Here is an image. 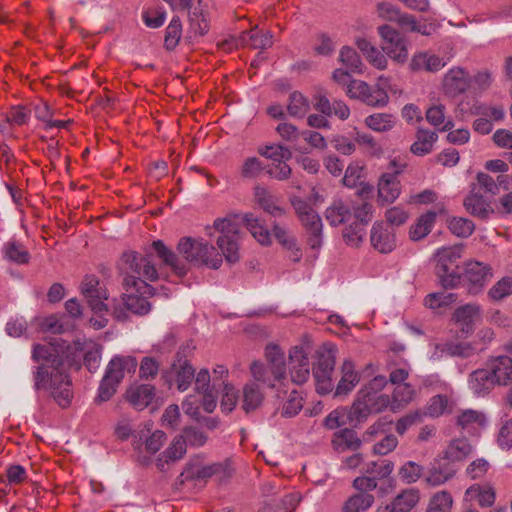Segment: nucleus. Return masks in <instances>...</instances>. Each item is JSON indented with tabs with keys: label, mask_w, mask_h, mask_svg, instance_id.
Masks as SVG:
<instances>
[{
	"label": "nucleus",
	"mask_w": 512,
	"mask_h": 512,
	"mask_svg": "<svg viewBox=\"0 0 512 512\" xmlns=\"http://www.w3.org/2000/svg\"><path fill=\"white\" fill-rule=\"evenodd\" d=\"M70 346L63 340L54 343L37 344L32 357L42 361L34 372V388L49 390L54 400L62 408L70 405L72 400L71 381L67 374L70 365Z\"/></svg>",
	"instance_id": "f257e3e1"
},
{
	"label": "nucleus",
	"mask_w": 512,
	"mask_h": 512,
	"mask_svg": "<svg viewBox=\"0 0 512 512\" xmlns=\"http://www.w3.org/2000/svg\"><path fill=\"white\" fill-rule=\"evenodd\" d=\"M221 233L216 243L222 253L202 240L182 238L178 243V252L183 257L196 265H205L212 269H218L225 260L234 264L239 261V225L231 218H217L212 227H207V233L212 236L211 230Z\"/></svg>",
	"instance_id": "f03ea898"
},
{
	"label": "nucleus",
	"mask_w": 512,
	"mask_h": 512,
	"mask_svg": "<svg viewBox=\"0 0 512 512\" xmlns=\"http://www.w3.org/2000/svg\"><path fill=\"white\" fill-rule=\"evenodd\" d=\"M387 383L388 380L385 376L377 375L364 385L355 395L349 411V419L360 423L370 415L390 408V396L382 393Z\"/></svg>",
	"instance_id": "7ed1b4c3"
},
{
	"label": "nucleus",
	"mask_w": 512,
	"mask_h": 512,
	"mask_svg": "<svg viewBox=\"0 0 512 512\" xmlns=\"http://www.w3.org/2000/svg\"><path fill=\"white\" fill-rule=\"evenodd\" d=\"M122 269L125 273L124 285L126 288L139 293L154 294V288L146 281L158 279V272L149 257L135 251H128L122 255Z\"/></svg>",
	"instance_id": "20e7f679"
},
{
	"label": "nucleus",
	"mask_w": 512,
	"mask_h": 512,
	"mask_svg": "<svg viewBox=\"0 0 512 512\" xmlns=\"http://www.w3.org/2000/svg\"><path fill=\"white\" fill-rule=\"evenodd\" d=\"M336 346L325 343L316 352L317 361L313 367L316 391L325 395L333 391L332 374L335 366Z\"/></svg>",
	"instance_id": "39448f33"
},
{
	"label": "nucleus",
	"mask_w": 512,
	"mask_h": 512,
	"mask_svg": "<svg viewBox=\"0 0 512 512\" xmlns=\"http://www.w3.org/2000/svg\"><path fill=\"white\" fill-rule=\"evenodd\" d=\"M387 86L388 79L382 76L379 77L377 84L373 87L361 80H351L347 84L346 94L350 98L358 99L369 106L383 107L389 101L386 92Z\"/></svg>",
	"instance_id": "423d86ee"
},
{
	"label": "nucleus",
	"mask_w": 512,
	"mask_h": 512,
	"mask_svg": "<svg viewBox=\"0 0 512 512\" xmlns=\"http://www.w3.org/2000/svg\"><path fill=\"white\" fill-rule=\"evenodd\" d=\"M312 343L309 336L302 337L301 342L289 350V375L294 384L302 385L310 377L309 355Z\"/></svg>",
	"instance_id": "0eeeda50"
},
{
	"label": "nucleus",
	"mask_w": 512,
	"mask_h": 512,
	"mask_svg": "<svg viewBox=\"0 0 512 512\" xmlns=\"http://www.w3.org/2000/svg\"><path fill=\"white\" fill-rule=\"evenodd\" d=\"M298 218L307 234V244L313 250L322 245V220L318 213L304 200L295 198L292 200Z\"/></svg>",
	"instance_id": "6e6552de"
},
{
	"label": "nucleus",
	"mask_w": 512,
	"mask_h": 512,
	"mask_svg": "<svg viewBox=\"0 0 512 512\" xmlns=\"http://www.w3.org/2000/svg\"><path fill=\"white\" fill-rule=\"evenodd\" d=\"M383 52L397 63H405L408 58L407 43L404 37L393 27L382 25L378 28Z\"/></svg>",
	"instance_id": "1a4fd4ad"
},
{
	"label": "nucleus",
	"mask_w": 512,
	"mask_h": 512,
	"mask_svg": "<svg viewBox=\"0 0 512 512\" xmlns=\"http://www.w3.org/2000/svg\"><path fill=\"white\" fill-rule=\"evenodd\" d=\"M99 280L93 275H86L81 283V292L86 298L91 310L102 315L108 311V306L104 302L108 297L106 291L99 285Z\"/></svg>",
	"instance_id": "9d476101"
},
{
	"label": "nucleus",
	"mask_w": 512,
	"mask_h": 512,
	"mask_svg": "<svg viewBox=\"0 0 512 512\" xmlns=\"http://www.w3.org/2000/svg\"><path fill=\"white\" fill-rule=\"evenodd\" d=\"M493 277V269L489 264L478 261H470L464 270V280L469 283V292L477 294Z\"/></svg>",
	"instance_id": "9b49d317"
},
{
	"label": "nucleus",
	"mask_w": 512,
	"mask_h": 512,
	"mask_svg": "<svg viewBox=\"0 0 512 512\" xmlns=\"http://www.w3.org/2000/svg\"><path fill=\"white\" fill-rule=\"evenodd\" d=\"M481 307L476 303L459 306L452 314V322L463 334L469 335L474 331L475 322L480 318Z\"/></svg>",
	"instance_id": "f8f14e48"
},
{
	"label": "nucleus",
	"mask_w": 512,
	"mask_h": 512,
	"mask_svg": "<svg viewBox=\"0 0 512 512\" xmlns=\"http://www.w3.org/2000/svg\"><path fill=\"white\" fill-rule=\"evenodd\" d=\"M254 198L256 203L270 216L274 218L286 216L287 211L280 204V199L266 187L256 186L254 188Z\"/></svg>",
	"instance_id": "ddd939ff"
},
{
	"label": "nucleus",
	"mask_w": 512,
	"mask_h": 512,
	"mask_svg": "<svg viewBox=\"0 0 512 512\" xmlns=\"http://www.w3.org/2000/svg\"><path fill=\"white\" fill-rule=\"evenodd\" d=\"M457 472L453 463L444 460L443 456L436 459L425 477V482L431 487H437L451 480Z\"/></svg>",
	"instance_id": "4468645a"
},
{
	"label": "nucleus",
	"mask_w": 512,
	"mask_h": 512,
	"mask_svg": "<svg viewBox=\"0 0 512 512\" xmlns=\"http://www.w3.org/2000/svg\"><path fill=\"white\" fill-rule=\"evenodd\" d=\"M401 170L400 168L391 173L387 172L380 177L378 182V198L383 204L392 203L399 197L401 185L398 174Z\"/></svg>",
	"instance_id": "2eb2a0df"
},
{
	"label": "nucleus",
	"mask_w": 512,
	"mask_h": 512,
	"mask_svg": "<svg viewBox=\"0 0 512 512\" xmlns=\"http://www.w3.org/2000/svg\"><path fill=\"white\" fill-rule=\"evenodd\" d=\"M463 206L472 216L485 220L494 212L489 201H487L477 186H471L470 193L465 197Z\"/></svg>",
	"instance_id": "dca6fc26"
},
{
	"label": "nucleus",
	"mask_w": 512,
	"mask_h": 512,
	"mask_svg": "<svg viewBox=\"0 0 512 512\" xmlns=\"http://www.w3.org/2000/svg\"><path fill=\"white\" fill-rule=\"evenodd\" d=\"M136 367L137 361L134 357L115 356L109 362L104 376L120 384L125 374L135 372Z\"/></svg>",
	"instance_id": "f3484780"
},
{
	"label": "nucleus",
	"mask_w": 512,
	"mask_h": 512,
	"mask_svg": "<svg viewBox=\"0 0 512 512\" xmlns=\"http://www.w3.org/2000/svg\"><path fill=\"white\" fill-rule=\"evenodd\" d=\"M446 65L443 58L432 54L429 51H420L415 53L409 63V67L414 72H431L435 73Z\"/></svg>",
	"instance_id": "a211bd4d"
},
{
	"label": "nucleus",
	"mask_w": 512,
	"mask_h": 512,
	"mask_svg": "<svg viewBox=\"0 0 512 512\" xmlns=\"http://www.w3.org/2000/svg\"><path fill=\"white\" fill-rule=\"evenodd\" d=\"M225 466L221 463H213L206 466L189 465L178 477L177 482L184 484L189 480H206L213 475L225 474Z\"/></svg>",
	"instance_id": "6ab92c4d"
},
{
	"label": "nucleus",
	"mask_w": 512,
	"mask_h": 512,
	"mask_svg": "<svg viewBox=\"0 0 512 512\" xmlns=\"http://www.w3.org/2000/svg\"><path fill=\"white\" fill-rule=\"evenodd\" d=\"M155 397V387L150 384H138L129 387L126 399L136 410L145 409Z\"/></svg>",
	"instance_id": "aec40b11"
},
{
	"label": "nucleus",
	"mask_w": 512,
	"mask_h": 512,
	"mask_svg": "<svg viewBox=\"0 0 512 512\" xmlns=\"http://www.w3.org/2000/svg\"><path fill=\"white\" fill-rule=\"evenodd\" d=\"M359 381L360 374L356 371L354 363L350 359L344 360L341 366V378L336 386L334 396L348 395Z\"/></svg>",
	"instance_id": "412c9836"
},
{
	"label": "nucleus",
	"mask_w": 512,
	"mask_h": 512,
	"mask_svg": "<svg viewBox=\"0 0 512 512\" xmlns=\"http://www.w3.org/2000/svg\"><path fill=\"white\" fill-rule=\"evenodd\" d=\"M265 359L267 366L271 367L274 379H286L287 367L284 351L274 343H270L265 348Z\"/></svg>",
	"instance_id": "4be33fe9"
},
{
	"label": "nucleus",
	"mask_w": 512,
	"mask_h": 512,
	"mask_svg": "<svg viewBox=\"0 0 512 512\" xmlns=\"http://www.w3.org/2000/svg\"><path fill=\"white\" fill-rule=\"evenodd\" d=\"M370 241L381 253H389L396 247L395 235L383 223H375L371 229Z\"/></svg>",
	"instance_id": "5701e85b"
},
{
	"label": "nucleus",
	"mask_w": 512,
	"mask_h": 512,
	"mask_svg": "<svg viewBox=\"0 0 512 512\" xmlns=\"http://www.w3.org/2000/svg\"><path fill=\"white\" fill-rule=\"evenodd\" d=\"M487 370L495 384L508 385L512 381V359L509 357H495L488 363Z\"/></svg>",
	"instance_id": "b1692460"
},
{
	"label": "nucleus",
	"mask_w": 512,
	"mask_h": 512,
	"mask_svg": "<svg viewBox=\"0 0 512 512\" xmlns=\"http://www.w3.org/2000/svg\"><path fill=\"white\" fill-rule=\"evenodd\" d=\"M443 87L452 96L465 92L469 87L468 74L459 67L450 69L444 76Z\"/></svg>",
	"instance_id": "393cba45"
},
{
	"label": "nucleus",
	"mask_w": 512,
	"mask_h": 512,
	"mask_svg": "<svg viewBox=\"0 0 512 512\" xmlns=\"http://www.w3.org/2000/svg\"><path fill=\"white\" fill-rule=\"evenodd\" d=\"M264 393L255 381L247 382L242 389L241 407L246 413L258 409L264 401Z\"/></svg>",
	"instance_id": "a878e982"
},
{
	"label": "nucleus",
	"mask_w": 512,
	"mask_h": 512,
	"mask_svg": "<svg viewBox=\"0 0 512 512\" xmlns=\"http://www.w3.org/2000/svg\"><path fill=\"white\" fill-rule=\"evenodd\" d=\"M325 217L330 225L339 226L352 219L351 202L336 199L326 209Z\"/></svg>",
	"instance_id": "bb28decb"
},
{
	"label": "nucleus",
	"mask_w": 512,
	"mask_h": 512,
	"mask_svg": "<svg viewBox=\"0 0 512 512\" xmlns=\"http://www.w3.org/2000/svg\"><path fill=\"white\" fill-rule=\"evenodd\" d=\"M420 500V492L416 488H407L398 493L388 504L393 512H411Z\"/></svg>",
	"instance_id": "cd10ccee"
},
{
	"label": "nucleus",
	"mask_w": 512,
	"mask_h": 512,
	"mask_svg": "<svg viewBox=\"0 0 512 512\" xmlns=\"http://www.w3.org/2000/svg\"><path fill=\"white\" fill-rule=\"evenodd\" d=\"M473 452V447L465 437L452 439L443 451V459L451 463L465 460Z\"/></svg>",
	"instance_id": "c85d7f7f"
},
{
	"label": "nucleus",
	"mask_w": 512,
	"mask_h": 512,
	"mask_svg": "<svg viewBox=\"0 0 512 512\" xmlns=\"http://www.w3.org/2000/svg\"><path fill=\"white\" fill-rule=\"evenodd\" d=\"M468 385L476 396H484L490 392L495 383L491 373L486 369H478L469 375Z\"/></svg>",
	"instance_id": "c756f323"
},
{
	"label": "nucleus",
	"mask_w": 512,
	"mask_h": 512,
	"mask_svg": "<svg viewBox=\"0 0 512 512\" xmlns=\"http://www.w3.org/2000/svg\"><path fill=\"white\" fill-rule=\"evenodd\" d=\"M189 38L203 36L209 29V22L204 9L198 5L188 13Z\"/></svg>",
	"instance_id": "7c9ffc66"
},
{
	"label": "nucleus",
	"mask_w": 512,
	"mask_h": 512,
	"mask_svg": "<svg viewBox=\"0 0 512 512\" xmlns=\"http://www.w3.org/2000/svg\"><path fill=\"white\" fill-rule=\"evenodd\" d=\"M128 294L123 297L124 305L127 310L137 315H145L151 309V304L148 302L146 296L152 294L139 293L136 290L127 288Z\"/></svg>",
	"instance_id": "2f4dec72"
},
{
	"label": "nucleus",
	"mask_w": 512,
	"mask_h": 512,
	"mask_svg": "<svg viewBox=\"0 0 512 512\" xmlns=\"http://www.w3.org/2000/svg\"><path fill=\"white\" fill-rule=\"evenodd\" d=\"M438 135L434 131L418 129L416 141L411 145L410 151L416 156H424L432 151Z\"/></svg>",
	"instance_id": "473e14b6"
},
{
	"label": "nucleus",
	"mask_w": 512,
	"mask_h": 512,
	"mask_svg": "<svg viewBox=\"0 0 512 512\" xmlns=\"http://www.w3.org/2000/svg\"><path fill=\"white\" fill-rule=\"evenodd\" d=\"M186 442L182 435L174 438L173 442L170 446L161 454V456L157 460V467L164 471L165 464H168L170 461H176L181 459L186 453Z\"/></svg>",
	"instance_id": "72a5a7b5"
},
{
	"label": "nucleus",
	"mask_w": 512,
	"mask_h": 512,
	"mask_svg": "<svg viewBox=\"0 0 512 512\" xmlns=\"http://www.w3.org/2000/svg\"><path fill=\"white\" fill-rule=\"evenodd\" d=\"M332 445L338 452L357 450L361 445V440L354 430L346 428L334 435Z\"/></svg>",
	"instance_id": "f704fd0d"
},
{
	"label": "nucleus",
	"mask_w": 512,
	"mask_h": 512,
	"mask_svg": "<svg viewBox=\"0 0 512 512\" xmlns=\"http://www.w3.org/2000/svg\"><path fill=\"white\" fill-rule=\"evenodd\" d=\"M376 13L381 19L395 22L402 29H404L405 23L410 17V14L401 12L398 7L389 2L378 3L376 6Z\"/></svg>",
	"instance_id": "c9c22d12"
},
{
	"label": "nucleus",
	"mask_w": 512,
	"mask_h": 512,
	"mask_svg": "<svg viewBox=\"0 0 512 512\" xmlns=\"http://www.w3.org/2000/svg\"><path fill=\"white\" fill-rule=\"evenodd\" d=\"M243 223L246 228L250 231L252 236L261 244V245H270L271 244V235L269 230L264 226L261 221L254 216L252 213L245 214L243 217Z\"/></svg>",
	"instance_id": "e433bc0d"
},
{
	"label": "nucleus",
	"mask_w": 512,
	"mask_h": 512,
	"mask_svg": "<svg viewBox=\"0 0 512 512\" xmlns=\"http://www.w3.org/2000/svg\"><path fill=\"white\" fill-rule=\"evenodd\" d=\"M272 35L269 32H262L257 29L245 31L242 34L241 41L245 46L253 49H267L272 46Z\"/></svg>",
	"instance_id": "4c0bfd02"
},
{
	"label": "nucleus",
	"mask_w": 512,
	"mask_h": 512,
	"mask_svg": "<svg viewBox=\"0 0 512 512\" xmlns=\"http://www.w3.org/2000/svg\"><path fill=\"white\" fill-rule=\"evenodd\" d=\"M173 370L178 390L186 391L195 377V369L187 360L179 359L178 363L173 365Z\"/></svg>",
	"instance_id": "58836bf2"
},
{
	"label": "nucleus",
	"mask_w": 512,
	"mask_h": 512,
	"mask_svg": "<svg viewBox=\"0 0 512 512\" xmlns=\"http://www.w3.org/2000/svg\"><path fill=\"white\" fill-rule=\"evenodd\" d=\"M415 397V390L412 385L404 383L395 387L392 400L390 399V409L396 412L407 406Z\"/></svg>",
	"instance_id": "ea45409f"
},
{
	"label": "nucleus",
	"mask_w": 512,
	"mask_h": 512,
	"mask_svg": "<svg viewBox=\"0 0 512 512\" xmlns=\"http://www.w3.org/2000/svg\"><path fill=\"white\" fill-rule=\"evenodd\" d=\"M152 248L156 252L157 256L161 258L166 265L170 266L178 275L182 276L186 274L185 266L179 262L177 256L169 250L161 240L154 241L152 243Z\"/></svg>",
	"instance_id": "a19ab883"
},
{
	"label": "nucleus",
	"mask_w": 512,
	"mask_h": 512,
	"mask_svg": "<svg viewBox=\"0 0 512 512\" xmlns=\"http://www.w3.org/2000/svg\"><path fill=\"white\" fill-rule=\"evenodd\" d=\"M250 373L255 382L262 383L269 388H275L277 382H281L284 379H274L272 375L271 367L260 361H254L250 365Z\"/></svg>",
	"instance_id": "79ce46f5"
},
{
	"label": "nucleus",
	"mask_w": 512,
	"mask_h": 512,
	"mask_svg": "<svg viewBox=\"0 0 512 512\" xmlns=\"http://www.w3.org/2000/svg\"><path fill=\"white\" fill-rule=\"evenodd\" d=\"M466 495L476 499L481 507H491L496 498L495 490L490 485H472L466 490Z\"/></svg>",
	"instance_id": "37998d69"
},
{
	"label": "nucleus",
	"mask_w": 512,
	"mask_h": 512,
	"mask_svg": "<svg viewBox=\"0 0 512 512\" xmlns=\"http://www.w3.org/2000/svg\"><path fill=\"white\" fill-rule=\"evenodd\" d=\"M3 253L7 260L17 264H26L30 258L24 245L15 240H10L3 245Z\"/></svg>",
	"instance_id": "c03bdc74"
},
{
	"label": "nucleus",
	"mask_w": 512,
	"mask_h": 512,
	"mask_svg": "<svg viewBox=\"0 0 512 512\" xmlns=\"http://www.w3.org/2000/svg\"><path fill=\"white\" fill-rule=\"evenodd\" d=\"M436 212L428 211L421 215L416 224L410 229V237L412 240H420L428 235L434 225Z\"/></svg>",
	"instance_id": "a18cd8bd"
},
{
	"label": "nucleus",
	"mask_w": 512,
	"mask_h": 512,
	"mask_svg": "<svg viewBox=\"0 0 512 512\" xmlns=\"http://www.w3.org/2000/svg\"><path fill=\"white\" fill-rule=\"evenodd\" d=\"M485 423V415L473 409L463 410L457 417V425L466 430L482 427Z\"/></svg>",
	"instance_id": "49530a36"
},
{
	"label": "nucleus",
	"mask_w": 512,
	"mask_h": 512,
	"mask_svg": "<svg viewBox=\"0 0 512 512\" xmlns=\"http://www.w3.org/2000/svg\"><path fill=\"white\" fill-rule=\"evenodd\" d=\"M374 496L370 493H357L345 502L343 512H365L374 503Z\"/></svg>",
	"instance_id": "de8ad7c7"
},
{
	"label": "nucleus",
	"mask_w": 512,
	"mask_h": 512,
	"mask_svg": "<svg viewBox=\"0 0 512 512\" xmlns=\"http://www.w3.org/2000/svg\"><path fill=\"white\" fill-rule=\"evenodd\" d=\"M287 110L292 117L303 118L310 110V102L302 93L294 91L289 96Z\"/></svg>",
	"instance_id": "09e8293b"
},
{
	"label": "nucleus",
	"mask_w": 512,
	"mask_h": 512,
	"mask_svg": "<svg viewBox=\"0 0 512 512\" xmlns=\"http://www.w3.org/2000/svg\"><path fill=\"white\" fill-rule=\"evenodd\" d=\"M365 124L376 132H386L395 125V118L388 113H375L365 118Z\"/></svg>",
	"instance_id": "8fccbe9b"
},
{
	"label": "nucleus",
	"mask_w": 512,
	"mask_h": 512,
	"mask_svg": "<svg viewBox=\"0 0 512 512\" xmlns=\"http://www.w3.org/2000/svg\"><path fill=\"white\" fill-rule=\"evenodd\" d=\"M512 295V277L504 276L500 278L488 290L487 296L492 302H500Z\"/></svg>",
	"instance_id": "3c124183"
},
{
	"label": "nucleus",
	"mask_w": 512,
	"mask_h": 512,
	"mask_svg": "<svg viewBox=\"0 0 512 512\" xmlns=\"http://www.w3.org/2000/svg\"><path fill=\"white\" fill-rule=\"evenodd\" d=\"M441 353L452 357L468 358L473 354V348L469 343L446 342L436 345Z\"/></svg>",
	"instance_id": "603ef678"
},
{
	"label": "nucleus",
	"mask_w": 512,
	"mask_h": 512,
	"mask_svg": "<svg viewBox=\"0 0 512 512\" xmlns=\"http://www.w3.org/2000/svg\"><path fill=\"white\" fill-rule=\"evenodd\" d=\"M436 273L440 284L445 288H455L461 282V275L457 269L450 266H436Z\"/></svg>",
	"instance_id": "864d4df0"
},
{
	"label": "nucleus",
	"mask_w": 512,
	"mask_h": 512,
	"mask_svg": "<svg viewBox=\"0 0 512 512\" xmlns=\"http://www.w3.org/2000/svg\"><path fill=\"white\" fill-rule=\"evenodd\" d=\"M448 228L457 237L467 238L473 233L475 225L467 218L452 217L448 220Z\"/></svg>",
	"instance_id": "5fc2aeb1"
},
{
	"label": "nucleus",
	"mask_w": 512,
	"mask_h": 512,
	"mask_svg": "<svg viewBox=\"0 0 512 512\" xmlns=\"http://www.w3.org/2000/svg\"><path fill=\"white\" fill-rule=\"evenodd\" d=\"M457 294L436 292L430 293L425 297L424 304L426 307L436 310L441 307H446L457 301Z\"/></svg>",
	"instance_id": "6e6d98bb"
},
{
	"label": "nucleus",
	"mask_w": 512,
	"mask_h": 512,
	"mask_svg": "<svg viewBox=\"0 0 512 512\" xmlns=\"http://www.w3.org/2000/svg\"><path fill=\"white\" fill-rule=\"evenodd\" d=\"M452 504L451 494L447 491H440L432 496L426 512H450Z\"/></svg>",
	"instance_id": "4d7b16f0"
},
{
	"label": "nucleus",
	"mask_w": 512,
	"mask_h": 512,
	"mask_svg": "<svg viewBox=\"0 0 512 512\" xmlns=\"http://www.w3.org/2000/svg\"><path fill=\"white\" fill-rule=\"evenodd\" d=\"M182 35V24L179 17H173L166 28L164 45L166 49L173 50L179 43Z\"/></svg>",
	"instance_id": "13d9d810"
},
{
	"label": "nucleus",
	"mask_w": 512,
	"mask_h": 512,
	"mask_svg": "<svg viewBox=\"0 0 512 512\" xmlns=\"http://www.w3.org/2000/svg\"><path fill=\"white\" fill-rule=\"evenodd\" d=\"M472 114L493 121H502L505 117V111L502 106H489L486 104H475L472 107Z\"/></svg>",
	"instance_id": "bf43d9fd"
},
{
	"label": "nucleus",
	"mask_w": 512,
	"mask_h": 512,
	"mask_svg": "<svg viewBox=\"0 0 512 512\" xmlns=\"http://www.w3.org/2000/svg\"><path fill=\"white\" fill-rule=\"evenodd\" d=\"M302 408V396L296 390H292L287 400L283 403L281 415L286 418H291L296 416L302 410Z\"/></svg>",
	"instance_id": "052dcab7"
},
{
	"label": "nucleus",
	"mask_w": 512,
	"mask_h": 512,
	"mask_svg": "<svg viewBox=\"0 0 512 512\" xmlns=\"http://www.w3.org/2000/svg\"><path fill=\"white\" fill-rule=\"evenodd\" d=\"M339 59L342 64L345 65L351 72H362V62L360 56L353 48L343 47L340 51Z\"/></svg>",
	"instance_id": "680f3d73"
},
{
	"label": "nucleus",
	"mask_w": 512,
	"mask_h": 512,
	"mask_svg": "<svg viewBox=\"0 0 512 512\" xmlns=\"http://www.w3.org/2000/svg\"><path fill=\"white\" fill-rule=\"evenodd\" d=\"M423 474V467L414 461H408L399 469V477L406 484L415 483Z\"/></svg>",
	"instance_id": "e2e57ef3"
},
{
	"label": "nucleus",
	"mask_w": 512,
	"mask_h": 512,
	"mask_svg": "<svg viewBox=\"0 0 512 512\" xmlns=\"http://www.w3.org/2000/svg\"><path fill=\"white\" fill-rule=\"evenodd\" d=\"M449 403L450 401L447 395H435L429 400L426 414L434 418L440 417L448 410Z\"/></svg>",
	"instance_id": "0e129e2a"
},
{
	"label": "nucleus",
	"mask_w": 512,
	"mask_h": 512,
	"mask_svg": "<svg viewBox=\"0 0 512 512\" xmlns=\"http://www.w3.org/2000/svg\"><path fill=\"white\" fill-rule=\"evenodd\" d=\"M462 248L459 246L444 247L437 251V265L436 266H450L452 267L457 260L461 257Z\"/></svg>",
	"instance_id": "69168bd1"
},
{
	"label": "nucleus",
	"mask_w": 512,
	"mask_h": 512,
	"mask_svg": "<svg viewBox=\"0 0 512 512\" xmlns=\"http://www.w3.org/2000/svg\"><path fill=\"white\" fill-rule=\"evenodd\" d=\"M372 204L361 201L359 204L351 202L352 218L355 223L361 224L363 227L372 219Z\"/></svg>",
	"instance_id": "338daca9"
},
{
	"label": "nucleus",
	"mask_w": 512,
	"mask_h": 512,
	"mask_svg": "<svg viewBox=\"0 0 512 512\" xmlns=\"http://www.w3.org/2000/svg\"><path fill=\"white\" fill-rule=\"evenodd\" d=\"M365 234V227L355 222L343 230L345 242L352 247H358L363 241Z\"/></svg>",
	"instance_id": "774afa93"
}]
</instances>
